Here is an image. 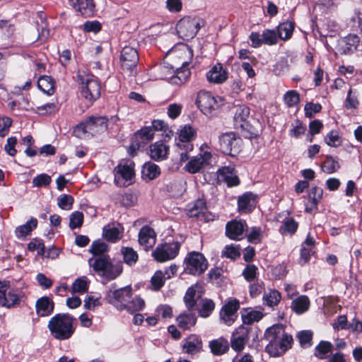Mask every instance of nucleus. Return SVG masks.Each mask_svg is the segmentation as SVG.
<instances>
[{
    "mask_svg": "<svg viewBox=\"0 0 362 362\" xmlns=\"http://www.w3.org/2000/svg\"><path fill=\"white\" fill-rule=\"evenodd\" d=\"M264 338L268 341L266 351L273 356H279L291 348L293 337L285 331L282 325H274L264 333Z\"/></svg>",
    "mask_w": 362,
    "mask_h": 362,
    "instance_id": "1",
    "label": "nucleus"
},
{
    "mask_svg": "<svg viewBox=\"0 0 362 362\" xmlns=\"http://www.w3.org/2000/svg\"><path fill=\"white\" fill-rule=\"evenodd\" d=\"M74 320L68 313H59L49 320L47 327L55 339L65 340L69 339L75 332Z\"/></svg>",
    "mask_w": 362,
    "mask_h": 362,
    "instance_id": "2",
    "label": "nucleus"
},
{
    "mask_svg": "<svg viewBox=\"0 0 362 362\" xmlns=\"http://www.w3.org/2000/svg\"><path fill=\"white\" fill-rule=\"evenodd\" d=\"M88 262L95 272L109 281L115 279L123 272L122 263L119 262L113 264L109 255L92 257Z\"/></svg>",
    "mask_w": 362,
    "mask_h": 362,
    "instance_id": "3",
    "label": "nucleus"
},
{
    "mask_svg": "<svg viewBox=\"0 0 362 362\" xmlns=\"http://www.w3.org/2000/svg\"><path fill=\"white\" fill-rule=\"evenodd\" d=\"M107 128V119L105 117L90 116L76 126L74 134L86 139L104 132Z\"/></svg>",
    "mask_w": 362,
    "mask_h": 362,
    "instance_id": "4",
    "label": "nucleus"
},
{
    "mask_svg": "<svg viewBox=\"0 0 362 362\" xmlns=\"http://www.w3.org/2000/svg\"><path fill=\"white\" fill-rule=\"evenodd\" d=\"M77 81L81 86V94L90 103L97 100L101 93V86L98 78L85 71H78Z\"/></svg>",
    "mask_w": 362,
    "mask_h": 362,
    "instance_id": "5",
    "label": "nucleus"
},
{
    "mask_svg": "<svg viewBox=\"0 0 362 362\" xmlns=\"http://www.w3.org/2000/svg\"><path fill=\"white\" fill-rule=\"evenodd\" d=\"M132 296V289L130 286L117 288L116 284H113L106 291L104 299L118 310L122 311L125 309V304Z\"/></svg>",
    "mask_w": 362,
    "mask_h": 362,
    "instance_id": "6",
    "label": "nucleus"
},
{
    "mask_svg": "<svg viewBox=\"0 0 362 362\" xmlns=\"http://www.w3.org/2000/svg\"><path fill=\"white\" fill-rule=\"evenodd\" d=\"M139 57L137 50L130 46L122 48L120 54V66L124 72L129 76L137 74V64Z\"/></svg>",
    "mask_w": 362,
    "mask_h": 362,
    "instance_id": "7",
    "label": "nucleus"
},
{
    "mask_svg": "<svg viewBox=\"0 0 362 362\" xmlns=\"http://www.w3.org/2000/svg\"><path fill=\"white\" fill-rule=\"evenodd\" d=\"M218 144L223 153L234 157L240 151L242 139L234 132H226L219 136Z\"/></svg>",
    "mask_w": 362,
    "mask_h": 362,
    "instance_id": "8",
    "label": "nucleus"
},
{
    "mask_svg": "<svg viewBox=\"0 0 362 362\" xmlns=\"http://www.w3.org/2000/svg\"><path fill=\"white\" fill-rule=\"evenodd\" d=\"M185 271L187 273L199 276L203 274L208 267V262L199 252H191L185 259Z\"/></svg>",
    "mask_w": 362,
    "mask_h": 362,
    "instance_id": "9",
    "label": "nucleus"
},
{
    "mask_svg": "<svg viewBox=\"0 0 362 362\" xmlns=\"http://www.w3.org/2000/svg\"><path fill=\"white\" fill-rule=\"evenodd\" d=\"M135 163L132 160H122L115 168V182L117 186H126V182L131 181L135 175Z\"/></svg>",
    "mask_w": 362,
    "mask_h": 362,
    "instance_id": "10",
    "label": "nucleus"
},
{
    "mask_svg": "<svg viewBox=\"0 0 362 362\" xmlns=\"http://www.w3.org/2000/svg\"><path fill=\"white\" fill-rule=\"evenodd\" d=\"M201 27L202 24L199 20L185 17L178 21L176 29L181 38L189 40L196 36Z\"/></svg>",
    "mask_w": 362,
    "mask_h": 362,
    "instance_id": "11",
    "label": "nucleus"
},
{
    "mask_svg": "<svg viewBox=\"0 0 362 362\" xmlns=\"http://www.w3.org/2000/svg\"><path fill=\"white\" fill-rule=\"evenodd\" d=\"M180 249V243L178 241L159 244L153 251L152 255L159 262L171 260L175 258Z\"/></svg>",
    "mask_w": 362,
    "mask_h": 362,
    "instance_id": "12",
    "label": "nucleus"
},
{
    "mask_svg": "<svg viewBox=\"0 0 362 362\" xmlns=\"http://www.w3.org/2000/svg\"><path fill=\"white\" fill-rule=\"evenodd\" d=\"M153 129L150 127H145L135 132L132 138L129 153L134 156L140 147L144 146L153 139Z\"/></svg>",
    "mask_w": 362,
    "mask_h": 362,
    "instance_id": "13",
    "label": "nucleus"
},
{
    "mask_svg": "<svg viewBox=\"0 0 362 362\" xmlns=\"http://www.w3.org/2000/svg\"><path fill=\"white\" fill-rule=\"evenodd\" d=\"M250 329L245 325H241L233 332L230 345L233 350L236 352L242 351L249 340Z\"/></svg>",
    "mask_w": 362,
    "mask_h": 362,
    "instance_id": "14",
    "label": "nucleus"
},
{
    "mask_svg": "<svg viewBox=\"0 0 362 362\" xmlns=\"http://www.w3.org/2000/svg\"><path fill=\"white\" fill-rule=\"evenodd\" d=\"M196 104L199 110L206 115H210L218 107L216 98L210 92L200 90L197 93Z\"/></svg>",
    "mask_w": 362,
    "mask_h": 362,
    "instance_id": "15",
    "label": "nucleus"
},
{
    "mask_svg": "<svg viewBox=\"0 0 362 362\" xmlns=\"http://www.w3.org/2000/svg\"><path fill=\"white\" fill-rule=\"evenodd\" d=\"M211 153L205 151L192 157L185 166V169L189 173L194 174L199 172L203 168L210 165Z\"/></svg>",
    "mask_w": 362,
    "mask_h": 362,
    "instance_id": "16",
    "label": "nucleus"
},
{
    "mask_svg": "<svg viewBox=\"0 0 362 362\" xmlns=\"http://www.w3.org/2000/svg\"><path fill=\"white\" fill-rule=\"evenodd\" d=\"M240 308L239 301L237 299L230 300L220 310V319L226 325H231L237 318V311Z\"/></svg>",
    "mask_w": 362,
    "mask_h": 362,
    "instance_id": "17",
    "label": "nucleus"
},
{
    "mask_svg": "<svg viewBox=\"0 0 362 362\" xmlns=\"http://www.w3.org/2000/svg\"><path fill=\"white\" fill-rule=\"evenodd\" d=\"M196 136V131L190 125H185L180 131L176 146L179 149L192 151L194 148L191 141Z\"/></svg>",
    "mask_w": 362,
    "mask_h": 362,
    "instance_id": "18",
    "label": "nucleus"
},
{
    "mask_svg": "<svg viewBox=\"0 0 362 362\" xmlns=\"http://www.w3.org/2000/svg\"><path fill=\"white\" fill-rule=\"evenodd\" d=\"M182 351L190 356L200 353L203 349L202 338L197 334H190L182 340Z\"/></svg>",
    "mask_w": 362,
    "mask_h": 362,
    "instance_id": "19",
    "label": "nucleus"
},
{
    "mask_svg": "<svg viewBox=\"0 0 362 362\" xmlns=\"http://www.w3.org/2000/svg\"><path fill=\"white\" fill-rule=\"evenodd\" d=\"M245 227L247 224L243 221H231L226 224V235L231 240H242Z\"/></svg>",
    "mask_w": 362,
    "mask_h": 362,
    "instance_id": "20",
    "label": "nucleus"
},
{
    "mask_svg": "<svg viewBox=\"0 0 362 362\" xmlns=\"http://www.w3.org/2000/svg\"><path fill=\"white\" fill-rule=\"evenodd\" d=\"M182 67L176 68L174 71V74L167 78V80L171 84L176 86H181L185 83L191 76V71L187 66L189 62L187 61L182 62Z\"/></svg>",
    "mask_w": 362,
    "mask_h": 362,
    "instance_id": "21",
    "label": "nucleus"
},
{
    "mask_svg": "<svg viewBox=\"0 0 362 362\" xmlns=\"http://www.w3.org/2000/svg\"><path fill=\"white\" fill-rule=\"evenodd\" d=\"M359 43L360 38L358 35L349 34L341 40L339 52L342 54H351L357 50Z\"/></svg>",
    "mask_w": 362,
    "mask_h": 362,
    "instance_id": "22",
    "label": "nucleus"
},
{
    "mask_svg": "<svg viewBox=\"0 0 362 362\" xmlns=\"http://www.w3.org/2000/svg\"><path fill=\"white\" fill-rule=\"evenodd\" d=\"M25 297L24 293L19 289H11L6 292L1 307L11 309L20 306Z\"/></svg>",
    "mask_w": 362,
    "mask_h": 362,
    "instance_id": "23",
    "label": "nucleus"
},
{
    "mask_svg": "<svg viewBox=\"0 0 362 362\" xmlns=\"http://www.w3.org/2000/svg\"><path fill=\"white\" fill-rule=\"evenodd\" d=\"M156 233L154 230L148 226L142 227L139 233V243L146 250L156 243Z\"/></svg>",
    "mask_w": 362,
    "mask_h": 362,
    "instance_id": "24",
    "label": "nucleus"
},
{
    "mask_svg": "<svg viewBox=\"0 0 362 362\" xmlns=\"http://www.w3.org/2000/svg\"><path fill=\"white\" fill-rule=\"evenodd\" d=\"M54 308V303L47 296H43L37 300L35 303L36 313L40 317L50 315Z\"/></svg>",
    "mask_w": 362,
    "mask_h": 362,
    "instance_id": "25",
    "label": "nucleus"
},
{
    "mask_svg": "<svg viewBox=\"0 0 362 362\" xmlns=\"http://www.w3.org/2000/svg\"><path fill=\"white\" fill-rule=\"evenodd\" d=\"M168 152L169 146L161 141L156 142L149 146V156L156 161L165 160Z\"/></svg>",
    "mask_w": 362,
    "mask_h": 362,
    "instance_id": "26",
    "label": "nucleus"
},
{
    "mask_svg": "<svg viewBox=\"0 0 362 362\" xmlns=\"http://www.w3.org/2000/svg\"><path fill=\"white\" fill-rule=\"evenodd\" d=\"M206 78L210 83H223L228 78V73L223 66L218 63L207 72Z\"/></svg>",
    "mask_w": 362,
    "mask_h": 362,
    "instance_id": "27",
    "label": "nucleus"
},
{
    "mask_svg": "<svg viewBox=\"0 0 362 362\" xmlns=\"http://www.w3.org/2000/svg\"><path fill=\"white\" fill-rule=\"evenodd\" d=\"M218 178L225 182L228 187L237 186L240 183L235 169L230 166H225L218 170Z\"/></svg>",
    "mask_w": 362,
    "mask_h": 362,
    "instance_id": "28",
    "label": "nucleus"
},
{
    "mask_svg": "<svg viewBox=\"0 0 362 362\" xmlns=\"http://www.w3.org/2000/svg\"><path fill=\"white\" fill-rule=\"evenodd\" d=\"M209 347L213 355L222 356L229 351L230 344L228 339L221 337L211 340L209 342Z\"/></svg>",
    "mask_w": 362,
    "mask_h": 362,
    "instance_id": "29",
    "label": "nucleus"
},
{
    "mask_svg": "<svg viewBox=\"0 0 362 362\" xmlns=\"http://www.w3.org/2000/svg\"><path fill=\"white\" fill-rule=\"evenodd\" d=\"M256 195L252 192H247L240 196L238 199V209L241 212H250L255 206Z\"/></svg>",
    "mask_w": 362,
    "mask_h": 362,
    "instance_id": "30",
    "label": "nucleus"
},
{
    "mask_svg": "<svg viewBox=\"0 0 362 362\" xmlns=\"http://www.w3.org/2000/svg\"><path fill=\"white\" fill-rule=\"evenodd\" d=\"M70 2L73 7L85 17H89L93 13V0H70Z\"/></svg>",
    "mask_w": 362,
    "mask_h": 362,
    "instance_id": "31",
    "label": "nucleus"
},
{
    "mask_svg": "<svg viewBox=\"0 0 362 362\" xmlns=\"http://www.w3.org/2000/svg\"><path fill=\"white\" fill-rule=\"evenodd\" d=\"M176 322L180 329L189 330L196 325L197 316L192 311H189V313L184 312L177 317Z\"/></svg>",
    "mask_w": 362,
    "mask_h": 362,
    "instance_id": "32",
    "label": "nucleus"
},
{
    "mask_svg": "<svg viewBox=\"0 0 362 362\" xmlns=\"http://www.w3.org/2000/svg\"><path fill=\"white\" fill-rule=\"evenodd\" d=\"M160 175V167L154 163L146 162L141 170L142 178L145 180H153Z\"/></svg>",
    "mask_w": 362,
    "mask_h": 362,
    "instance_id": "33",
    "label": "nucleus"
},
{
    "mask_svg": "<svg viewBox=\"0 0 362 362\" xmlns=\"http://www.w3.org/2000/svg\"><path fill=\"white\" fill-rule=\"evenodd\" d=\"M37 226V220L32 217L25 224L21 225L16 228L15 233L17 238H23L28 235L31 231L36 228Z\"/></svg>",
    "mask_w": 362,
    "mask_h": 362,
    "instance_id": "34",
    "label": "nucleus"
},
{
    "mask_svg": "<svg viewBox=\"0 0 362 362\" xmlns=\"http://www.w3.org/2000/svg\"><path fill=\"white\" fill-rule=\"evenodd\" d=\"M197 286L189 287L184 296V302L189 311H192L194 309L197 299L200 297V295L197 294Z\"/></svg>",
    "mask_w": 362,
    "mask_h": 362,
    "instance_id": "35",
    "label": "nucleus"
},
{
    "mask_svg": "<svg viewBox=\"0 0 362 362\" xmlns=\"http://www.w3.org/2000/svg\"><path fill=\"white\" fill-rule=\"evenodd\" d=\"M54 80L51 76L46 75L40 76L37 81L38 88L49 95H52L54 92Z\"/></svg>",
    "mask_w": 362,
    "mask_h": 362,
    "instance_id": "36",
    "label": "nucleus"
},
{
    "mask_svg": "<svg viewBox=\"0 0 362 362\" xmlns=\"http://www.w3.org/2000/svg\"><path fill=\"white\" fill-rule=\"evenodd\" d=\"M309 307L310 300L306 296H300L291 303V308L297 314L305 313L309 309Z\"/></svg>",
    "mask_w": 362,
    "mask_h": 362,
    "instance_id": "37",
    "label": "nucleus"
},
{
    "mask_svg": "<svg viewBox=\"0 0 362 362\" xmlns=\"http://www.w3.org/2000/svg\"><path fill=\"white\" fill-rule=\"evenodd\" d=\"M120 252L123 257L124 262L129 266L135 265L138 262L139 255L136 250L131 247H122Z\"/></svg>",
    "mask_w": 362,
    "mask_h": 362,
    "instance_id": "38",
    "label": "nucleus"
},
{
    "mask_svg": "<svg viewBox=\"0 0 362 362\" xmlns=\"http://www.w3.org/2000/svg\"><path fill=\"white\" fill-rule=\"evenodd\" d=\"M216 304L211 299H202L198 308L199 315L204 318L209 317L214 310Z\"/></svg>",
    "mask_w": 362,
    "mask_h": 362,
    "instance_id": "39",
    "label": "nucleus"
},
{
    "mask_svg": "<svg viewBox=\"0 0 362 362\" xmlns=\"http://www.w3.org/2000/svg\"><path fill=\"white\" fill-rule=\"evenodd\" d=\"M294 23L291 21L284 22L277 27V33L280 39L283 40H288L293 34Z\"/></svg>",
    "mask_w": 362,
    "mask_h": 362,
    "instance_id": "40",
    "label": "nucleus"
},
{
    "mask_svg": "<svg viewBox=\"0 0 362 362\" xmlns=\"http://www.w3.org/2000/svg\"><path fill=\"white\" fill-rule=\"evenodd\" d=\"M332 344L327 341H321L315 347V356L320 359H325L327 354L332 353Z\"/></svg>",
    "mask_w": 362,
    "mask_h": 362,
    "instance_id": "41",
    "label": "nucleus"
},
{
    "mask_svg": "<svg viewBox=\"0 0 362 362\" xmlns=\"http://www.w3.org/2000/svg\"><path fill=\"white\" fill-rule=\"evenodd\" d=\"M298 227V223L291 217L286 218L283 221L279 228V232L284 235L289 233L293 235L296 233Z\"/></svg>",
    "mask_w": 362,
    "mask_h": 362,
    "instance_id": "42",
    "label": "nucleus"
},
{
    "mask_svg": "<svg viewBox=\"0 0 362 362\" xmlns=\"http://www.w3.org/2000/svg\"><path fill=\"white\" fill-rule=\"evenodd\" d=\"M206 211V202L203 199H198L188 210L189 217H197L203 216Z\"/></svg>",
    "mask_w": 362,
    "mask_h": 362,
    "instance_id": "43",
    "label": "nucleus"
},
{
    "mask_svg": "<svg viewBox=\"0 0 362 362\" xmlns=\"http://www.w3.org/2000/svg\"><path fill=\"white\" fill-rule=\"evenodd\" d=\"M145 306V301L140 296H136L132 300H129L125 304V309L129 313L133 314L141 310Z\"/></svg>",
    "mask_w": 362,
    "mask_h": 362,
    "instance_id": "44",
    "label": "nucleus"
},
{
    "mask_svg": "<svg viewBox=\"0 0 362 362\" xmlns=\"http://www.w3.org/2000/svg\"><path fill=\"white\" fill-rule=\"evenodd\" d=\"M109 250L108 245L100 240L93 241L89 252L93 254V257H96L100 255H106L105 253Z\"/></svg>",
    "mask_w": 362,
    "mask_h": 362,
    "instance_id": "45",
    "label": "nucleus"
},
{
    "mask_svg": "<svg viewBox=\"0 0 362 362\" xmlns=\"http://www.w3.org/2000/svg\"><path fill=\"white\" fill-rule=\"evenodd\" d=\"M281 298V293L276 290H270L263 296L264 303L269 307L278 305Z\"/></svg>",
    "mask_w": 362,
    "mask_h": 362,
    "instance_id": "46",
    "label": "nucleus"
},
{
    "mask_svg": "<svg viewBox=\"0 0 362 362\" xmlns=\"http://www.w3.org/2000/svg\"><path fill=\"white\" fill-rule=\"evenodd\" d=\"M103 235L107 240L112 243L117 242L122 238L119 230L116 227L110 226L103 228Z\"/></svg>",
    "mask_w": 362,
    "mask_h": 362,
    "instance_id": "47",
    "label": "nucleus"
},
{
    "mask_svg": "<svg viewBox=\"0 0 362 362\" xmlns=\"http://www.w3.org/2000/svg\"><path fill=\"white\" fill-rule=\"evenodd\" d=\"M323 190L318 187H313L309 194V197L312 199L313 207L309 208L308 206H305V210L310 212L313 209H316L318 203L322 197Z\"/></svg>",
    "mask_w": 362,
    "mask_h": 362,
    "instance_id": "48",
    "label": "nucleus"
},
{
    "mask_svg": "<svg viewBox=\"0 0 362 362\" xmlns=\"http://www.w3.org/2000/svg\"><path fill=\"white\" fill-rule=\"evenodd\" d=\"M240 256V247L239 245H226L221 252V257H226L233 260L236 259Z\"/></svg>",
    "mask_w": 362,
    "mask_h": 362,
    "instance_id": "49",
    "label": "nucleus"
},
{
    "mask_svg": "<svg viewBox=\"0 0 362 362\" xmlns=\"http://www.w3.org/2000/svg\"><path fill=\"white\" fill-rule=\"evenodd\" d=\"M165 274L162 271H156L151 279V284L153 291L160 290L165 284Z\"/></svg>",
    "mask_w": 362,
    "mask_h": 362,
    "instance_id": "50",
    "label": "nucleus"
},
{
    "mask_svg": "<svg viewBox=\"0 0 362 362\" xmlns=\"http://www.w3.org/2000/svg\"><path fill=\"white\" fill-rule=\"evenodd\" d=\"M262 317V313L257 310H252L242 315L243 324L247 325L259 322Z\"/></svg>",
    "mask_w": 362,
    "mask_h": 362,
    "instance_id": "51",
    "label": "nucleus"
},
{
    "mask_svg": "<svg viewBox=\"0 0 362 362\" xmlns=\"http://www.w3.org/2000/svg\"><path fill=\"white\" fill-rule=\"evenodd\" d=\"M322 167L324 172L331 174L338 170L340 165L338 161L334 160L332 156H327Z\"/></svg>",
    "mask_w": 362,
    "mask_h": 362,
    "instance_id": "52",
    "label": "nucleus"
},
{
    "mask_svg": "<svg viewBox=\"0 0 362 362\" xmlns=\"http://www.w3.org/2000/svg\"><path fill=\"white\" fill-rule=\"evenodd\" d=\"M250 115V108L247 106L239 107L235 114L234 119L236 126L247 121Z\"/></svg>",
    "mask_w": 362,
    "mask_h": 362,
    "instance_id": "53",
    "label": "nucleus"
},
{
    "mask_svg": "<svg viewBox=\"0 0 362 362\" xmlns=\"http://www.w3.org/2000/svg\"><path fill=\"white\" fill-rule=\"evenodd\" d=\"M74 202V197L66 194L60 195L57 199V204L63 210H70L73 206Z\"/></svg>",
    "mask_w": 362,
    "mask_h": 362,
    "instance_id": "54",
    "label": "nucleus"
},
{
    "mask_svg": "<svg viewBox=\"0 0 362 362\" xmlns=\"http://www.w3.org/2000/svg\"><path fill=\"white\" fill-rule=\"evenodd\" d=\"M326 144L332 147H337L341 144L342 140L337 131L329 132L325 137Z\"/></svg>",
    "mask_w": 362,
    "mask_h": 362,
    "instance_id": "55",
    "label": "nucleus"
},
{
    "mask_svg": "<svg viewBox=\"0 0 362 362\" xmlns=\"http://www.w3.org/2000/svg\"><path fill=\"white\" fill-rule=\"evenodd\" d=\"M263 43L269 45H276L278 41V33L274 30H265L262 35Z\"/></svg>",
    "mask_w": 362,
    "mask_h": 362,
    "instance_id": "56",
    "label": "nucleus"
},
{
    "mask_svg": "<svg viewBox=\"0 0 362 362\" xmlns=\"http://www.w3.org/2000/svg\"><path fill=\"white\" fill-rule=\"evenodd\" d=\"M83 223V214L82 212L76 211L73 212L69 216V227L71 229L80 228Z\"/></svg>",
    "mask_w": 362,
    "mask_h": 362,
    "instance_id": "57",
    "label": "nucleus"
},
{
    "mask_svg": "<svg viewBox=\"0 0 362 362\" xmlns=\"http://www.w3.org/2000/svg\"><path fill=\"white\" fill-rule=\"evenodd\" d=\"M284 100L286 105L291 107H293L299 103L300 96L297 91L288 90L285 93Z\"/></svg>",
    "mask_w": 362,
    "mask_h": 362,
    "instance_id": "58",
    "label": "nucleus"
},
{
    "mask_svg": "<svg viewBox=\"0 0 362 362\" xmlns=\"http://www.w3.org/2000/svg\"><path fill=\"white\" fill-rule=\"evenodd\" d=\"M52 182L51 176L42 173L37 175L33 179L32 183L34 187H42L48 186Z\"/></svg>",
    "mask_w": 362,
    "mask_h": 362,
    "instance_id": "59",
    "label": "nucleus"
},
{
    "mask_svg": "<svg viewBox=\"0 0 362 362\" xmlns=\"http://www.w3.org/2000/svg\"><path fill=\"white\" fill-rule=\"evenodd\" d=\"M88 288V285L86 278H78L73 283L72 291L74 293H83L87 291Z\"/></svg>",
    "mask_w": 362,
    "mask_h": 362,
    "instance_id": "60",
    "label": "nucleus"
},
{
    "mask_svg": "<svg viewBox=\"0 0 362 362\" xmlns=\"http://www.w3.org/2000/svg\"><path fill=\"white\" fill-rule=\"evenodd\" d=\"M299 342L303 347L311 346L313 339V332L309 330H305L299 332L297 335Z\"/></svg>",
    "mask_w": 362,
    "mask_h": 362,
    "instance_id": "61",
    "label": "nucleus"
},
{
    "mask_svg": "<svg viewBox=\"0 0 362 362\" xmlns=\"http://www.w3.org/2000/svg\"><path fill=\"white\" fill-rule=\"evenodd\" d=\"M258 268L255 264H247L243 271V276L247 281H254L257 275Z\"/></svg>",
    "mask_w": 362,
    "mask_h": 362,
    "instance_id": "62",
    "label": "nucleus"
},
{
    "mask_svg": "<svg viewBox=\"0 0 362 362\" xmlns=\"http://www.w3.org/2000/svg\"><path fill=\"white\" fill-rule=\"evenodd\" d=\"M322 106L319 103H308L305 104L304 110L306 117L312 118L315 114L321 111Z\"/></svg>",
    "mask_w": 362,
    "mask_h": 362,
    "instance_id": "63",
    "label": "nucleus"
},
{
    "mask_svg": "<svg viewBox=\"0 0 362 362\" xmlns=\"http://www.w3.org/2000/svg\"><path fill=\"white\" fill-rule=\"evenodd\" d=\"M12 119L8 117H0V137H4L9 132Z\"/></svg>",
    "mask_w": 362,
    "mask_h": 362,
    "instance_id": "64",
    "label": "nucleus"
}]
</instances>
